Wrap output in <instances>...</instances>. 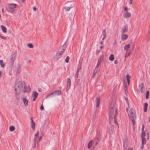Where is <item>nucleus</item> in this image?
<instances>
[{"label":"nucleus","mask_w":150,"mask_h":150,"mask_svg":"<svg viewBox=\"0 0 150 150\" xmlns=\"http://www.w3.org/2000/svg\"><path fill=\"white\" fill-rule=\"evenodd\" d=\"M117 115V110L114 104L111 103L109 107V122L110 124L112 121H114V123L117 125L118 128H119V126L116 119V117Z\"/></svg>","instance_id":"f257e3e1"},{"label":"nucleus","mask_w":150,"mask_h":150,"mask_svg":"<svg viewBox=\"0 0 150 150\" xmlns=\"http://www.w3.org/2000/svg\"><path fill=\"white\" fill-rule=\"evenodd\" d=\"M36 137H34V144L35 145V144H36Z\"/></svg>","instance_id":"3c124183"},{"label":"nucleus","mask_w":150,"mask_h":150,"mask_svg":"<svg viewBox=\"0 0 150 150\" xmlns=\"http://www.w3.org/2000/svg\"><path fill=\"white\" fill-rule=\"evenodd\" d=\"M132 1H129V3L130 4H132Z\"/></svg>","instance_id":"e2e57ef3"},{"label":"nucleus","mask_w":150,"mask_h":150,"mask_svg":"<svg viewBox=\"0 0 150 150\" xmlns=\"http://www.w3.org/2000/svg\"><path fill=\"white\" fill-rule=\"evenodd\" d=\"M54 95L59 96L61 94V91L60 90H57L54 91Z\"/></svg>","instance_id":"2eb2a0df"},{"label":"nucleus","mask_w":150,"mask_h":150,"mask_svg":"<svg viewBox=\"0 0 150 150\" xmlns=\"http://www.w3.org/2000/svg\"><path fill=\"white\" fill-rule=\"evenodd\" d=\"M96 73V71H94L93 72V76H94Z\"/></svg>","instance_id":"de8ad7c7"},{"label":"nucleus","mask_w":150,"mask_h":150,"mask_svg":"<svg viewBox=\"0 0 150 150\" xmlns=\"http://www.w3.org/2000/svg\"><path fill=\"white\" fill-rule=\"evenodd\" d=\"M135 119H131V120L132 121V123H133V125H134V124H135V120H134Z\"/></svg>","instance_id":"ea45409f"},{"label":"nucleus","mask_w":150,"mask_h":150,"mask_svg":"<svg viewBox=\"0 0 150 150\" xmlns=\"http://www.w3.org/2000/svg\"><path fill=\"white\" fill-rule=\"evenodd\" d=\"M144 144H142V146H141V149H142L144 148Z\"/></svg>","instance_id":"49530a36"},{"label":"nucleus","mask_w":150,"mask_h":150,"mask_svg":"<svg viewBox=\"0 0 150 150\" xmlns=\"http://www.w3.org/2000/svg\"><path fill=\"white\" fill-rule=\"evenodd\" d=\"M149 91H147L146 95V99H148L149 98Z\"/></svg>","instance_id":"c756f323"},{"label":"nucleus","mask_w":150,"mask_h":150,"mask_svg":"<svg viewBox=\"0 0 150 150\" xmlns=\"http://www.w3.org/2000/svg\"><path fill=\"white\" fill-rule=\"evenodd\" d=\"M126 50V53H128V55H130V54L131 53V50L128 49V50Z\"/></svg>","instance_id":"e433bc0d"},{"label":"nucleus","mask_w":150,"mask_h":150,"mask_svg":"<svg viewBox=\"0 0 150 150\" xmlns=\"http://www.w3.org/2000/svg\"><path fill=\"white\" fill-rule=\"evenodd\" d=\"M103 38L106 37V30L105 29L103 30Z\"/></svg>","instance_id":"7c9ffc66"},{"label":"nucleus","mask_w":150,"mask_h":150,"mask_svg":"<svg viewBox=\"0 0 150 150\" xmlns=\"http://www.w3.org/2000/svg\"><path fill=\"white\" fill-rule=\"evenodd\" d=\"M123 146L124 149L125 150L127 147V143L126 142H124Z\"/></svg>","instance_id":"473e14b6"},{"label":"nucleus","mask_w":150,"mask_h":150,"mask_svg":"<svg viewBox=\"0 0 150 150\" xmlns=\"http://www.w3.org/2000/svg\"><path fill=\"white\" fill-rule=\"evenodd\" d=\"M131 16V14L127 12L125 14L124 17L126 18L129 17Z\"/></svg>","instance_id":"a211bd4d"},{"label":"nucleus","mask_w":150,"mask_h":150,"mask_svg":"<svg viewBox=\"0 0 150 150\" xmlns=\"http://www.w3.org/2000/svg\"><path fill=\"white\" fill-rule=\"evenodd\" d=\"M50 96V94H48L45 97V98L47 99V98L48 97H49Z\"/></svg>","instance_id":"864d4df0"},{"label":"nucleus","mask_w":150,"mask_h":150,"mask_svg":"<svg viewBox=\"0 0 150 150\" xmlns=\"http://www.w3.org/2000/svg\"><path fill=\"white\" fill-rule=\"evenodd\" d=\"M0 65L1 67H3L5 66V64L3 63V61L2 60H0Z\"/></svg>","instance_id":"bb28decb"},{"label":"nucleus","mask_w":150,"mask_h":150,"mask_svg":"<svg viewBox=\"0 0 150 150\" xmlns=\"http://www.w3.org/2000/svg\"><path fill=\"white\" fill-rule=\"evenodd\" d=\"M128 53H126V55H125V57H127L129 55H128Z\"/></svg>","instance_id":"6e6d98bb"},{"label":"nucleus","mask_w":150,"mask_h":150,"mask_svg":"<svg viewBox=\"0 0 150 150\" xmlns=\"http://www.w3.org/2000/svg\"><path fill=\"white\" fill-rule=\"evenodd\" d=\"M40 109L41 110H42L44 109V107L42 105L40 107Z\"/></svg>","instance_id":"c03bdc74"},{"label":"nucleus","mask_w":150,"mask_h":150,"mask_svg":"<svg viewBox=\"0 0 150 150\" xmlns=\"http://www.w3.org/2000/svg\"><path fill=\"white\" fill-rule=\"evenodd\" d=\"M15 129V127L13 126H11L9 127V129L11 131H13Z\"/></svg>","instance_id":"c85d7f7f"},{"label":"nucleus","mask_w":150,"mask_h":150,"mask_svg":"<svg viewBox=\"0 0 150 150\" xmlns=\"http://www.w3.org/2000/svg\"><path fill=\"white\" fill-rule=\"evenodd\" d=\"M131 76L129 74L127 75L126 78L128 85H129V83H130V80L129 79V78Z\"/></svg>","instance_id":"393cba45"},{"label":"nucleus","mask_w":150,"mask_h":150,"mask_svg":"<svg viewBox=\"0 0 150 150\" xmlns=\"http://www.w3.org/2000/svg\"><path fill=\"white\" fill-rule=\"evenodd\" d=\"M71 86V80L69 78H68L67 79V89L69 90Z\"/></svg>","instance_id":"1a4fd4ad"},{"label":"nucleus","mask_w":150,"mask_h":150,"mask_svg":"<svg viewBox=\"0 0 150 150\" xmlns=\"http://www.w3.org/2000/svg\"><path fill=\"white\" fill-rule=\"evenodd\" d=\"M94 144H95V146L96 145L98 144V142L97 141L94 142H93Z\"/></svg>","instance_id":"5fc2aeb1"},{"label":"nucleus","mask_w":150,"mask_h":150,"mask_svg":"<svg viewBox=\"0 0 150 150\" xmlns=\"http://www.w3.org/2000/svg\"><path fill=\"white\" fill-rule=\"evenodd\" d=\"M146 135V133L145 132H142L141 134V138H145Z\"/></svg>","instance_id":"cd10ccee"},{"label":"nucleus","mask_w":150,"mask_h":150,"mask_svg":"<svg viewBox=\"0 0 150 150\" xmlns=\"http://www.w3.org/2000/svg\"><path fill=\"white\" fill-rule=\"evenodd\" d=\"M33 101H35L38 97V93L36 91H35L33 93Z\"/></svg>","instance_id":"9d476101"},{"label":"nucleus","mask_w":150,"mask_h":150,"mask_svg":"<svg viewBox=\"0 0 150 150\" xmlns=\"http://www.w3.org/2000/svg\"><path fill=\"white\" fill-rule=\"evenodd\" d=\"M2 75V72L1 71H0V78L1 77Z\"/></svg>","instance_id":"4d7b16f0"},{"label":"nucleus","mask_w":150,"mask_h":150,"mask_svg":"<svg viewBox=\"0 0 150 150\" xmlns=\"http://www.w3.org/2000/svg\"><path fill=\"white\" fill-rule=\"evenodd\" d=\"M103 56H102L101 57H100V58L98 59V62L101 63V61L102 60H103Z\"/></svg>","instance_id":"2f4dec72"},{"label":"nucleus","mask_w":150,"mask_h":150,"mask_svg":"<svg viewBox=\"0 0 150 150\" xmlns=\"http://www.w3.org/2000/svg\"><path fill=\"white\" fill-rule=\"evenodd\" d=\"M31 125L32 128L33 129H34L35 128V122L33 121V118H31Z\"/></svg>","instance_id":"dca6fc26"},{"label":"nucleus","mask_w":150,"mask_h":150,"mask_svg":"<svg viewBox=\"0 0 150 150\" xmlns=\"http://www.w3.org/2000/svg\"><path fill=\"white\" fill-rule=\"evenodd\" d=\"M114 129V126L112 125L109 128V133L110 134H112L113 133Z\"/></svg>","instance_id":"f8f14e48"},{"label":"nucleus","mask_w":150,"mask_h":150,"mask_svg":"<svg viewBox=\"0 0 150 150\" xmlns=\"http://www.w3.org/2000/svg\"><path fill=\"white\" fill-rule=\"evenodd\" d=\"M42 139V136L40 137L39 138V141H40Z\"/></svg>","instance_id":"13d9d810"},{"label":"nucleus","mask_w":150,"mask_h":150,"mask_svg":"<svg viewBox=\"0 0 150 150\" xmlns=\"http://www.w3.org/2000/svg\"><path fill=\"white\" fill-rule=\"evenodd\" d=\"M127 150H133L132 149V148H129Z\"/></svg>","instance_id":"338daca9"},{"label":"nucleus","mask_w":150,"mask_h":150,"mask_svg":"<svg viewBox=\"0 0 150 150\" xmlns=\"http://www.w3.org/2000/svg\"><path fill=\"white\" fill-rule=\"evenodd\" d=\"M127 84H126L125 86V88H124V90L125 91V93H127Z\"/></svg>","instance_id":"c9c22d12"},{"label":"nucleus","mask_w":150,"mask_h":150,"mask_svg":"<svg viewBox=\"0 0 150 150\" xmlns=\"http://www.w3.org/2000/svg\"><path fill=\"white\" fill-rule=\"evenodd\" d=\"M144 125H142V132H144Z\"/></svg>","instance_id":"79ce46f5"},{"label":"nucleus","mask_w":150,"mask_h":150,"mask_svg":"<svg viewBox=\"0 0 150 150\" xmlns=\"http://www.w3.org/2000/svg\"><path fill=\"white\" fill-rule=\"evenodd\" d=\"M1 28L2 30H3V31L4 33H6V27L3 25H1Z\"/></svg>","instance_id":"5701e85b"},{"label":"nucleus","mask_w":150,"mask_h":150,"mask_svg":"<svg viewBox=\"0 0 150 150\" xmlns=\"http://www.w3.org/2000/svg\"><path fill=\"white\" fill-rule=\"evenodd\" d=\"M16 56V53L15 52H13L11 55L10 59L11 62L12 64H13L15 60Z\"/></svg>","instance_id":"423d86ee"},{"label":"nucleus","mask_w":150,"mask_h":150,"mask_svg":"<svg viewBox=\"0 0 150 150\" xmlns=\"http://www.w3.org/2000/svg\"><path fill=\"white\" fill-rule=\"evenodd\" d=\"M69 56H67L65 59V62L66 63H68L69 62Z\"/></svg>","instance_id":"72a5a7b5"},{"label":"nucleus","mask_w":150,"mask_h":150,"mask_svg":"<svg viewBox=\"0 0 150 150\" xmlns=\"http://www.w3.org/2000/svg\"><path fill=\"white\" fill-rule=\"evenodd\" d=\"M65 44V43L59 48L57 52L56 57L57 59H59L62 57L63 53L66 49V46Z\"/></svg>","instance_id":"f03ea898"},{"label":"nucleus","mask_w":150,"mask_h":150,"mask_svg":"<svg viewBox=\"0 0 150 150\" xmlns=\"http://www.w3.org/2000/svg\"><path fill=\"white\" fill-rule=\"evenodd\" d=\"M148 105V104L147 103H145L144 104V111L145 112H146L147 111Z\"/></svg>","instance_id":"aec40b11"},{"label":"nucleus","mask_w":150,"mask_h":150,"mask_svg":"<svg viewBox=\"0 0 150 150\" xmlns=\"http://www.w3.org/2000/svg\"><path fill=\"white\" fill-rule=\"evenodd\" d=\"M23 83L21 81H18L15 85V90L16 91L17 90L18 91H21L23 89Z\"/></svg>","instance_id":"20e7f679"},{"label":"nucleus","mask_w":150,"mask_h":150,"mask_svg":"<svg viewBox=\"0 0 150 150\" xmlns=\"http://www.w3.org/2000/svg\"><path fill=\"white\" fill-rule=\"evenodd\" d=\"M71 17H69V18H70V21H72L73 20V16H72L71 15V16L70 15V17H71Z\"/></svg>","instance_id":"a19ab883"},{"label":"nucleus","mask_w":150,"mask_h":150,"mask_svg":"<svg viewBox=\"0 0 150 150\" xmlns=\"http://www.w3.org/2000/svg\"><path fill=\"white\" fill-rule=\"evenodd\" d=\"M103 48V46H101L100 47V50H102V48Z\"/></svg>","instance_id":"680f3d73"},{"label":"nucleus","mask_w":150,"mask_h":150,"mask_svg":"<svg viewBox=\"0 0 150 150\" xmlns=\"http://www.w3.org/2000/svg\"><path fill=\"white\" fill-rule=\"evenodd\" d=\"M22 100L25 106H27L28 105V100L25 97H23Z\"/></svg>","instance_id":"9b49d317"},{"label":"nucleus","mask_w":150,"mask_h":150,"mask_svg":"<svg viewBox=\"0 0 150 150\" xmlns=\"http://www.w3.org/2000/svg\"><path fill=\"white\" fill-rule=\"evenodd\" d=\"M34 11H35L36 10V8L35 7H34L33 9Z\"/></svg>","instance_id":"052dcab7"},{"label":"nucleus","mask_w":150,"mask_h":150,"mask_svg":"<svg viewBox=\"0 0 150 150\" xmlns=\"http://www.w3.org/2000/svg\"><path fill=\"white\" fill-rule=\"evenodd\" d=\"M109 59L111 61H113L114 59V57L113 54H111L109 57Z\"/></svg>","instance_id":"b1692460"},{"label":"nucleus","mask_w":150,"mask_h":150,"mask_svg":"<svg viewBox=\"0 0 150 150\" xmlns=\"http://www.w3.org/2000/svg\"><path fill=\"white\" fill-rule=\"evenodd\" d=\"M93 143V140H91L90 141V142H89L88 144V149H90Z\"/></svg>","instance_id":"412c9836"},{"label":"nucleus","mask_w":150,"mask_h":150,"mask_svg":"<svg viewBox=\"0 0 150 150\" xmlns=\"http://www.w3.org/2000/svg\"><path fill=\"white\" fill-rule=\"evenodd\" d=\"M100 50H97L96 51V54H98L100 52Z\"/></svg>","instance_id":"37998d69"},{"label":"nucleus","mask_w":150,"mask_h":150,"mask_svg":"<svg viewBox=\"0 0 150 150\" xmlns=\"http://www.w3.org/2000/svg\"><path fill=\"white\" fill-rule=\"evenodd\" d=\"M23 83L24 85L23 92H30L31 91V88L30 87V86L29 85L27 87H26L25 83L23 82Z\"/></svg>","instance_id":"0eeeda50"},{"label":"nucleus","mask_w":150,"mask_h":150,"mask_svg":"<svg viewBox=\"0 0 150 150\" xmlns=\"http://www.w3.org/2000/svg\"><path fill=\"white\" fill-rule=\"evenodd\" d=\"M28 46L30 48H32L33 47V45L31 43H28Z\"/></svg>","instance_id":"f704fd0d"},{"label":"nucleus","mask_w":150,"mask_h":150,"mask_svg":"<svg viewBox=\"0 0 150 150\" xmlns=\"http://www.w3.org/2000/svg\"><path fill=\"white\" fill-rule=\"evenodd\" d=\"M35 137H36L38 136V132L35 135Z\"/></svg>","instance_id":"09e8293b"},{"label":"nucleus","mask_w":150,"mask_h":150,"mask_svg":"<svg viewBox=\"0 0 150 150\" xmlns=\"http://www.w3.org/2000/svg\"><path fill=\"white\" fill-rule=\"evenodd\" d=\"M80 69H81V68L80 67L78 68L77 69V70L76 72L79 73V72L80 70Z\"/></svg>","instance_id":"8fccbe9b"},{"label":"nucleus","mask_w":150,"mask_h":150,"mask_svg":"<svg viewBox=\"0 0 150 150\" xmlns=\"http://www.w3.org/2000/svg\"><path fill=\"white\" fill-rule=\"evenodd\" d=\"M124 10L125 11L127 12V10H128V8L127 7H125L124 8Z\"/></svg>","instance_id":"a18cd8bd"},{"label":"nucleus","mask_w":150,"mask_h":150,"mask_svg":"<svg viewBox=\"0 0 150 150\" xmlns=\"http://www.w3.org/2000/svg\"><path fill=\"white\" fill-rule=\"evenodd\" d=\"M101 63L99 62H98V63L95 67V69H98V67L99 66V65Z\"/></svg>","instance_id":"58836bf2"},{"label":"nucleus","mask_w":150,"mask_h":150,"mask_svg":"<svg viewBox=\"0 0 150 150\" xmlns=\"http://www.w3.org/2000/svg\"><path fill=\"white\" fill-rule=\"evenodd\" d=\"M16 6L17 4H8V6L6 8V10L9 13H13L14 11V9L16 8Z\"/></svg>","instance_id":"7ed1b4c3"},{"label":"nucleus","mask_w":150,"mask_h":150,"mask_svg":"<svg viewBox=\"0 0 150 150\" xmlns=\"http://www.w3.org/2000/svg\"><path fill=\"white\" fill-rule=\"evenodd\" d=\"M100 98L98 97L96 98V106L97 108H98L100 102Z\"/></svg>","instance_id":"4468645a"},{"label":"nucleus","mask_w":150,"mask_h":150,"mask_svg":"<svg viewBox=\"0 0 150 150\" xmlns=\"http://www.w3.org/2000/svg\"><path fill=\"white\" fill-rule=\"evenodd\" d=\"M41 91V89L40 88H38V91L40 92Z\"/></svg>","instance_id":"69168bd1"},{"label":"nucleus","mask_w":150,"mask_h":150,"mask_svg":"<svg viewBox=\"0 0 150 150\" xmlns=\"http://www.w3.org/2000/svg\"><path fill=\"white\" fill-rule=\"evenodd\" d=\"M127 38H122V40L123 41L125 40H126Z\"/></svg>","instance_id":"774afa93"},{"label":"nucleus","mask_w":150,"mask_h":150,"mask_svg":"<svg viewBox=\"0 0 150 150\" xmlns=\"http://www.w3.org/2000/svg\"><path fill=\"white\" fill-rule=\"evenodd\" d=\"M103 41H101V42H100V43L101 44V45H103Z\"/></svg>","instance_id":"0e129e2a"},{"label":"nucleus","mask_w":150,"mask_h":150,"mask_svg":"<svg viewBox=\"0 0 150 150\" xmlns=\"http://www.w3.org/2000/svg\"><path fill=\"white\" fill-rule=\"evenodd\" d=\"M128 115L130 119H135L136 116L134 110L133 109H131L129 111V113L128 114Z\"/></svg>","instance_id":"39448f33"},{"label":"nucleus","mask_w":150,"mask_h":150,"mask_svg":"<svg viewBox=\"0 0 150 150\" xmlns=\"http://www.w3.org/2000/svg\"><path fill=\"white\" fill-rule=\"evenodd\" d=\"M15 97L18 100H20L21 98L20 96V93H16L15 95Z\"/></svg>","instance_id":"6ab92c4d"},{"label":"nucleus","mask_w":150,"mask_h":150,"mask_svg":"<svg viewBox=\"0 0 150 150\" xmlns=\"http://www.w3.org/2000/svg\"><path fill=\"white\" fill-rule=\"evenodd\" d=\"M139 91L142 93H143L145 91L144 85L143 83H141L139 86Z\"/></svg>","instance_id":"6e6552de"},{"label":"nucleus","mask_w":150,"mask_h":150,"mask_svg":"<svg viewBox=\"0 0 150 150\" xmlns=\"http://www.w3.org/2000/svg\"><path fill=\"white\" fill-rule=\"evenodd\" d=\"M142 139V144H145L146 142V140L145 138H141Z\"/></svg>","instance_id":"a878e982"},{"label":"nucleus","mask_w":150,"mask_h":150,"mask_svg":"<svg viewBox=\"0 0 150 150\" xmlns=\"http://www.w3.org/2000/svg\"><path fill=\"white\" fill-rule=\"evenodd\" d=\"M79 73L78 72H76V74L75 75V78H76L77 79L78 78Z\"/></svg>","instance_id":"4c0bfd02"},{"label":"nucleus","mask_w":150,"mask_h":150,"mask_svg":"<svg viewBox=\"0 0 150 150\" xmlns=\"http://www.w3.org/2000/svg\"><path fill=\"white\" fill-rule=\"evenodd\" d=\"M114 63L115 64H117L118 63V61L117 60H115L114 61Z\"/></svg>","instance_id":"603ef678"},{"label":"nucleus","mask_w":150,"mask_h":150,"mask_svg":"<svg viewBox=\"0 0 150 150\" xmlns=\"http://www.w3.org/2000/svg\"><path fill=\"white\" fill-rule=\"evenodd\" d=\"M53 94L54 95V92H52V93H50V96L52 95Z\"/></svg>","instance_id":"bf43d9fd"},{"label":"nucleus","mask_w":150,"mask_h":150,"mask_svg":"<svg viewBox=\"0 0 150 150\" xmlns=\"http://www.w3.org/2000/svg\"><path fill=\"white\" fill-rule=\"evenodd\" d=\"M73 6V5L72 6H71V7L65 6L63 8V9L65 11H69L70 9L72 8Z\"/></svg>","instance_id":"f3484780"},{"label":"nucleus","mask_w":150,"mask_h":150,"mask_svg":"<svg viewBox=\"0 0 150 150\" xmlns=\"http://www.w3.org/2000/svg\"><path fill=\"white\" fill-rule=\"evenodd\" d=\"M127 29L128 26L127 25H125L124 28H122V34H123L124 33L127 32Z\"/></svg>","instance_id":"ddd939ff"},{"label":"nucleus","mask_w":150,"mask_h":150,"mask_svg":"<svg viewBox=\"0 0 150 150\" xmlns=\"http://www.w3.org/2000/svg\"><path fill=\"white\" fill-rule=\"evenodd\" d=\"M130 47V45L129 44L126 45L124 47V50H125L129 49Z\"/></svg>","instance_id":"4be33fe9"}]
</instances>
